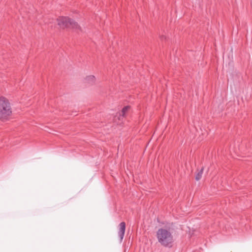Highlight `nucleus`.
Masks as SVG:
<instances>
[{
	"instance_id": "obj_1",
	"label": "nucleus",
	"mask_w": 252,
	"mask_h": 252,
	"mask_svg": "<svg viewBox=\"0 0 252 252\" xmlns=\"http://www.w3.org/2000/svg\"><path fill=\"white\" fill-rule=\"evenodd\" d=\"M156 236L158 243L162 246L171 248L174 243V237L169 229L161 228L157 232Z\"/></svg>"
},
{
	"instance_id": "obj_2",
	"label": "nucleus",
	"mask_w": 252,
	"mask_h": 252,
	"mask_svg": "<svg viewBox=\"0 0 252 252\" xmlns=\"http://www.w3.org/2000/svg\"><path fill=\"white\" fill-rule=\"evenodd\" d=\"M11 114L12 108L9 100L5 97H0V120H6Z\"/></svg>"
},
{
	"instance_id": "obj_3",
	"label": "nucleus",
	"mask_w": 252,
	"mask_h": 252,
	"mask_svg": "<svg viewBox=\"0 0 252 252\" xmlns=\"http://www.w3.org/2000/svg\"><path fill=\"white\" fill-rule=\"evenodd\" d=\"M58 24L61 28H71L75 31H81L77 23L67 17H60L57 19Z\"/></svg>"
},
{
	"instance_id": "obj_4",
	"label": "nucleus",
	"mask_w": 252,
	"mask_h": 252,
	"mask_svg": "<svg viewBox=\"0 0 252 252\" xmlns=\"http://www.w3.org/2000/svg\"><path fill=\"white\" fill-rule=\"evenodd\" d=\"M126 230V223L122 222L119 225L118 235L120 238V241L122 242L125 235Z\"/></svg>"
},
{
	"instance_id": "obj_5",
	"label": "nucleus",
	"mask_w": 252,
	"mask_h": 252,
	"mask_svg": "<svg viewBox=\"0 0 252 252\" xmlns=\"http://www.w3.org/2000/svg\"><path fill=\"white\" fill-rule=\"evenodd\" d=\"M95 78L93 75H90L86 78V81L90 84H93L95 82Z\"/></svg>"
},
{
	"instance_id": "obj_6",
	"label": "nucleus",
	"mask_w": 252,
	"mask_h": 252,
	"mask_svg": "<svg viewBox=\"0 0 252 252\" xmlns=\"http://www.w3.org/2000/svg\"><path fill=\"white\" fill-rule=\"evenodd\" d=\"M129 108L130 107L128 106H126L124 108H123V109L122 110V112L120 113V116L124 117L125 116L126 112L128 111Z\"/></svg>"
},
{
	"instance_id": "obj_7",
	"label": "nucleus",
	"mask_w": 252,
	"mask_h": 252,
	"mask_svg": "<svg viewBox=\"0 0 252 252\" xmlns=\"http://www.w3.org/2000/svg\"><path fill=\"white\" fill-rule=\"evenodd\" d=\"M201 175L202 174H196L195 176V179L197 181L199 180L201 178Z\"/></svg>"
},
{
	"instance_id": "obj_8",
	"label": "nucleus",
	"mask_w": 252,
	"mask_h": 252,
	"mask_svg": "<svg viewBox=\"0 0 252 252\" xmlns=\"http://www.w3.org/2000/svg\"><path fill=\"white\" fill-rule=\"evenodd\" d=\"M160 38L161 40L166 39V37L164 35H161Z\"/></svg>"
},
{
	"instance_id": "obj_9",
	"label": "nucleus",
	"mask_w": 252,
	"mask_h": 252,
	"mask_svg": "<svg viewBox=\"0 0 252 252\" xmlns=\"http://www.w3.org/2000/svg\"><path fill=\"white\" fill-rule=\"evenodd\" d=\"M203 169H204V168L203 167L201 168L200 172H199L198 173H202L203 172Z\"/></svg>"
}]
</instances>
